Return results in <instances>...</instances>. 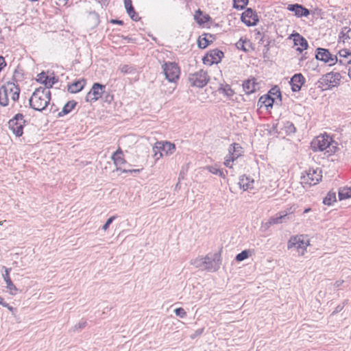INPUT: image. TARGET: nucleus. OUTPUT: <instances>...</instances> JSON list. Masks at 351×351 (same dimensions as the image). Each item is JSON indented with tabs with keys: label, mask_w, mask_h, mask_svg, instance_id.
Segmentation results:
<instances>
[{
	"label": "nucleus",
	"mask_w": 351,
	"mask_h": 351,
	"mask_svg": "<svg viewBox=\"0 0 351 351\" xmlns=\"http://www.w3.org/2000/svg\"><path fill=\"white\" fill-rule=\"evenodd\" d=\"M190 264L195 268L214 272L220 267L221 257L217 253H210L205 256H198L191 259Z\"/></svg>",
	"instance_id": "f257e3e1"
},
{
	"label": "nucleus",
	"mask_w": 351,
	"mask_h": 351,
	"mask_svg": "<svg viewBox=\"0 0 351 351\" xmlns=\"http://www.w3.org/2000/svg\"><path fill=\"white\" fill-rule=\"evenodd\" d=\"M50 100V90L47 88L39 87L32 93L29 101L30 106L34 110L42 111L46 108Z\"/></svg>",
	"instance_id": "f03ea898"
},
{
	"label": "nucleus",
	"mask_w": 351,
	"mask_h": 351,
	"mask_svg": "<svg viewBox=\"0 0 351 351\" xmlns=\"http://www.w3.org/2000/svg\"><path fill=\"white\" fill-rule=\"evenodd\" d=\"M20 89L12 82H8L0 88V105L6 106L12 101L14 103L19 97Z\"/></svg>",
	"instance_id": "7ed1b4c3"
},
{
	"label": "nucleus",
	"mask_w": 351,
	"mask_h": 351,
	"mask_svg": "<svg viewBox=\"0 0 351 351\" xmlns=\"http://www.w3.org/2000/svg\"><path fill=\"white\" fill-rule=\"evenodd\" d=\"M309 245V240L304 235H296L289 239L287 243V248L289 250L294 249L297 251L299 256H304Z\"/></svg>",
	"instance_id": "20e7f679"
},
{
	"label": "nucleus",
	"mask_w": 351,
	"mask_h": 351,
	"mask_svg": "<svg viewBox=\"0 0 351 351\" xmlns=\"http://www.w3.org/2000/svg\"><path fill=\"white\" fill-rule=\"evenodd\" d=\"M166 79L170 82H175L179 79L180 70L176 62H167L162 66Z\"/></svg>",
	"instance_id": "39448f33"
},
{
	"label": "nucleus",
	"mask_w": 351,
	"mask_h": 351,
	"mask_svg": "<svg viewBox=\"0 0 351 351\" xmlns=\"http://www.w3.org/2000/svg\"><path fill=\"white\" fill-rule=\"evenodd\" d=\"M25 121L22 114H17L8 122L9 128L16 136H21L23 134V129Z\"/></svg>",
	"instance_id": "423d86ee"
},
{
	"label": "nucleus",
	"mask_w": 351,
	"mask_h": 351,
	"mask_svg": "<svg viewBox=\"0 0 351 351\" xmlns=\"http://www.w3.org/2000/svg\"><path fill=\"white\" fill-rule=\"evenodd\" d=\"M322 171L317 169H309L306 174L302 176V183L309 186L315 185L322 179Z\"/></svg>",
	"instance_id": "0eeeda50"
},
{
	"label": "nucleus",
	"mask_w": 351,
	"mask_h": 351,
	"mask_svg": "<svg viewBox=\"0 0 351 351\" xmlns=\"http://www.w3.org/2000/svg\"><path fill=\"white\" fill-rule=\"evenodd\" d=\"M208 76L206 71L200 70L195 73L191 74L189 80L193 86L202 88L207 84Z\"/></svg>",
	"instance_id": "6e6552de"
},
{
	"label": "nucleus",
	"mask_w": 351,
	"mask_h": 351,
	"mask_svg": "<svg viewBox=\"0 0 351 351\" xmlns=\"http://www.w3.org/2000/svg\"><path fill=\"white\" fill-rule=\"evenodd\" d=\"M328 147V136L326 133L315 137L311 142V148L314 152H323Z\"/></svg>",
	"instance_id": "1a4fd4ad"
},
{
	"label": "nucleus",
	"mask_w": 351,
	"mask_h": 351,
	"mask_svg": "<svg viewBox=\"0 0 351 351\" xmlns=\"http://www.w3.org/2000/svg\"><path fill=\"white\" fill-rule=\"evenodd\" d=\"M153 151H160L163 154L169 156L175 152L176 145L168 141H158L154 145Z\"/></svg>",
	"instance_id": "9d476101"
},
{
	"label": "nucleus",
	"mask_w": 351,
	"mask_h": 351,
	"mask_svg": "<svg viewBox=\"0 0 351 351\" xmlns=\"http://www.w3.org/2000/svg\"><path fill=\"white\" fill-rule=\"evenodd\" d=\"M105 88L104 86L95 83L93 84L92 88L87 94L86 101H97L99 98H100L103 94V89Z\"/></svg>",
	"instance_id": "9b49d317"
},
{
	"label": "nucleus",
	"mask_w": 351,
	"mask_h": 351,
	"mask_svg": "<svg viewBox=\"0 0 351 351\" xmlns=\"http://www.w3.org/2000/svg\"><path fill=\"white\" fill-rule=\"evenodd\" d=\"M241 20L247 26H253L256 25L258 18L251 8H248L242 14Z\"/></svg>",
	"instance_id": "f8f14e48"
},
{
	"label": "nucleus",
	"mask_w": 351,
	"mask_h": 351,
	"mask_svg": "<svg viewBox=\"0 0 351 351\" xmlns=\"http://www.w3.org/2000/svg\"><path fill=\"white\" fill-rule=\"evenodd\" d=\"M289 217H287L286 214L282 213V212H280L276 215V216L271 217L269 219L268 221L263 225V228L265 230L268 229L271 226L274 224L282 223L285 221V219H289Z\"/></svg>",
	"instance_id": "ddd939ff"
},
{
	"label": "nucleus",
	"mask_w": 351,
	"mask_h": 351,
	"mask_svg": "<svg viewBox=\"0 0 351 351\" xmlns=\"http://www.w3.org/2000/svg\"><path fill=\"white\" fill-rule=\"evenodd\" d=\"M289 38H293L294 45L298 47L296 49L297 51L302 52L308 47L306 40L299 34H292Z\"/></svg>",
	"instance_id": "4468645a"
},
{
	"label": "nucleus",
	"mask_w": 351,
	"mask_h": 351,
	"mask_svg": "<svg viewBox=\"0 0 351 351\" xmlns=\"http://www.w3.org/2000/svg\"><path fill=\"white\" fill-rule=\"evenodd\" d=\"M304 83V77L301 73L295 74L291 79L290 84L292 90L294 92L299 91Z\"/></svg>",
	"instance_id": "2eb2a0df"
},
{
	"label": "nucleus",
	"mask_w": 351,
	"mask_h": 351,
	"mask_svg": "<svg viewBox=\"0 0 351 351\" xmlns=\"http://www.w3.org/2000/svg\"><path fill=\"white\" fill-rule=\"evenodd\" d=\"M287 9L289 11L294 12L295 15L298 17L307 16L309 14L308 10L299 4H290Z\"/></svg>",
	"instance_id": "dca6fc26"
},
{
	"label": "nucleus",
	"mask_w": 351,
	"mask_h": 351,
	"mask_svg": "<svg viewBox=\"0 0 351 351\" xmlns=\"http://www.w3.org/2000/svg\"><path fill=\"white\" fill-rule=\"evenodd\" d=\"M243 88L245 93L247 95L251 94L256 91L258 88V85L256 82L254 78L248 79L245 80L243 84Z\"/></svg>",
	"instance_id": "f3484780"
},
{
	"label": "nucleus",
	"mask_w": 351,
	"mask_h": 351,
	"mask_svg": "<svg viewBox=\"0 0 351 351\" xmlns=\"http://www.w3.org/2000/svg\"><path fill=\"white\" fill-rule=\"evenodd\" d=\"M239 185L243 191H247L253 188L254 180L249 176H242L239 178Z\"/></svg>",
	"instance_id": "a211bd4d"
},
{
	"label": "nucleus",
	"mask_w": 351,
	"mask_h": 351,
	"mask_svg": "<svg viewBox=\"0 0 351 351\" xmlns=\"http://www.w3.org/2000/svg\"><path fill=\"white\" fill-rule=\"evenodd\" d=\"M85 85V81L82 79L68 85V90L71 93H76L82 90Z\"/></svg>",
	"instance_id": "6ab92c4d"
},
{
	"label": "nucleus",
	"mask_w": 351,
	"mask_h": 351,
	"mask_svg": "<svg viewBox=\"0 0 351 351\" xmlns=\"http://www.w3.org/2000/svg\"><path fill=\"white\" fill-rule=\"evenodd\" d=\"M315 58L317 60L324 62V63L329 61V51L328 49L318 48L317 49Z\"/></svg>",
	"instance_id": "aec40b11"
},
{
	"label": "nucleus",
	"mask_w": 351,
	"mask_h": 351,
	"mask_svg": "<svg viewBox=\"0 0 351 351\" xmlns=\"http://www.w3.org/2000/svg\"><path fill=\"white\" fill-rule=\"evenodd\" d=\"M274 99L269 95H263L260 97L258 101V105L260 108L265 106L266 108L272 107Z\"/></svg>",
	"instance_id": "412c9836"
},
{
	"label": "nucleus",
	"mask_w": 351,
	"mask_h": 351,
	"mask_svg": "<svg viewBox=\"0 0 351 351\" xmlns=\"http://www.w3.org/2000/svg\"><path fill=\"white\" fill-rule=\"evenodd\" d=\"M194 19L199 25H202L208 21L210 16L208 14H203L200 10H197L194 14Z\"/></svg>",
	"instance_id": "4be33fe9"
},
{
	"label": "nucleus",
	"mask_w": 351,
	"mask_h": 351,
	"mask_svg": "<svg viewBox=\"0 0 351 351\" xmlns=\"http://www.w3.org/2000/svg\"><path fill=\"white\" fill-rule=\"evenodd\" d=\"M240 156V154L232 152V148H229V155L226 157L224 165L229 168L232 167L233 162Z\"/></svg>",
	"instance_id": "5701e85b"
},
{
	"label": "nucleus",
	"mask_w": 351,
	"mask_h": 351,
	"mask_svg": "<svg viewBox=\"0 0 351 351\" xmlns=\"http://www.w3.org/2000/svg\"><path fill=\"white\" fill-rule=\"evenodd\" d=\"M122 155H123L122 152L120 150H117L112 156V159L114 161V163L117 167L121 166L125 163V160L123 158ZM119 168L117 167V170H119Z\"/></svg>",
	"instance_id": "b1692460"
},
{
	"label": "nucleus",
	"mask_w": 351,
	"mask_h": 351,
	"mask_svg": "<svg viewBox=\"0 0 351 351\" xmlns=\"http://www.w3.org/2000/svg\"><path fill=\"white\" fill-rule=\"evenodd\" d=\"M351 38V29L348 27H344L342 28L339 39V41L346 43L348 42Z\"/></svg>",
	"instance_id": "393cba45"
},
{
	"label": "nucleus",
	"mask_w": 351,
	"mask_h": 351,
	"mask_svg": "<svg viewBox=\"0 0 351 351\" xmlns=\"http://www.w3.org/2000/svg\"><path fill=\"white\" fill-rule=\"evenodd\" d=\"M125 7L128 14L134 21L138 20V16L136 14L130 0H125Z\"/></svg>",
	"instance_id": "a878e982"
},
{
	"label": "nucleus",
	"mask_w": 351,
	"mask_h": 351,
	"mask_svg": "<svg viewBox=\"0 0 351 351\" xmlns=\"http://www.w3.org/2000/svg\"><path fill=\"white\" fill-rule=\"evenodd\" d=\"M329 73L323 75L318 81V87L322 90L329 89Z\"/></svg>",
	"instance_id": "bb28decb"
},
{
	"label": "nucleus",
	"mask_w": 351,
	"mask_h": 351,
	"mask_svg": "<svg viewBox=\"0 0 351 351\" xmlns=\"http://www.w3.org/2000/svg\"><path fill=\"white\" fill-rule=\"evenodd\" d=\"M209 56L211 58L212 63H217L221 61L222 57L223 56V53L222 51L215 49L210 52Z\"/></svg>",
	"instance_id": "cd10ccee"
},
{
	"label": "nucleus",
	"mask_w": 351,
	"mask_h": 351,
	"mask_svg": "<svg viewBox=\"0 0 351 351\" xmlns=\"http://www.w3.org/2000/svg\"><path fill=\"white\" fill-rule=\"evenodd\" d=\"M341 79V75L338 72H330V87L337 86L339 84Z\"/></svg>",
	"instance_id": "c85d7f7f"
},
{
	"label": "nucleus",
	"mask_w": 351,
	"mask_h": 351,
	"mask_svg": "<svg viewBox=\"0 0 351 351\" xmlns=\"http://www.w3.org/2000/svg\"><path fill=\"white\" fill-rule=\"evenodd\" d=\"M340 200L351 198V187H343L339 191Z\"/></svg>",
	"instance_id": "c756f323"
},
{
	"label": "nucleus",
	"mask_w": 351,
	"mask_h": 351,
	"mask_svg": "<svg viewBox=\"0 0 351 351\" xmlns=\"http://www.w3.org/2000/svg\"><path fill=\"white\" fill-rule=\"evenodd\" d=\"M74 101H69L64 105L61 112H59L60 116H63L70 112L75 106Z\"/></svg>",
	"instance_id": "7c9ffc66"
},
{
	"label": "nucleus",
	"mask_w": 351,
	"mask_h": 351,
	"mask_svg": "<svg viewBox=\"0 0 351 351\" xmlns=\"http://www.w3.org/2000/svg\"><path fill=\"white\" fill-rule=\"evenodd\" d=\"M251 255H252V251L250 250H243L241 253L238 254L236 256L235 258L237 261H243L245 259L247 258Z\"/></svg>",
	"instance_id": "2f4dec72"
},
{
	"label": "nucleus",
	"mask_w": 351,
	"mask_h": 351,
	"mask_svg": "<svg viewBox=\"0 0 351 351\" xmlns=\"http://www.w3.org/2000/svg\"><path fill=\"white\" fill-rule=\"evenodd\" d=\"M6 288L9 290L10 293L12 295L16 294L17 291V289L15 285L13 284L11 280L5 281Z\"/></svg>",
	"instance_id": "473e14b6"
},
{
	"label": "nucleus",
	"mask_w": 351,
	"mask_h": 351,
	"mask_svg": "<svg viewBox=\"0 0 351 351\" xmlns=\"http://www.w3.org/2000/svg\"><path fill=\"white\" fill-rule=\"evenodd\" d=\"M248 3V0H234V7L237 9H243Z\"/></svg>",
	"instance_id": "72a5a7b5"
},
{
	"label": "nucleus",
	"mask_w": 351,
	"mask_h": 351,
	"mask_svg": "<svg viewBox=\"0 0 351 351\" xmlns=\"http://www.w3.org/2000/svg\"><path fill=\"white\" fill-rule=\"evenodd\" d=\"M208 169L213 174L219 175V176H221L222 178H225V176H226V175L223 173V171H221L220 169H217L216 167H208Z\"/></svg>",
	"instance_id": "f704fd0d"
},
{
	"label": "nucleus",
	"mask_w": 351,
	"mask_h": 351,
	"mask_svg": "<svg viewBox=\"0 0 351 351\" xmlns=\"http://www.w3.org/2000/svg\"><path fill=\"white\" fill-rule=\"evenodd\" d=\"M220 90L223 93L228 97L232 96L234 95V91L229 85H225L223 87H221Z\"/></svg>",
	"instance_id": "c9c22d12"
},
{
	"label": "nucleus",
	"mask_w": 351,
	"mask_h": 351,
	"mask_svg": "<svg viewBox=\"0 0 351 351\" xmlns=\"http://www.w3.org/2000/svg\"><path fill=\"white\" fill-rule=\"evenodd\" d=\"M230 148H232V152L240 154V156L243 154V150L241 146L238 143H234Z\"/></svg>",
	"instance_id": "e433bc0d"
},
{
	"label": "nucleus",
	"mask_w": 351,
	"mask_h": 351,
	"mask_svg": "<svg viewBox=\"0 0 351 351\" xmlns=\"http://www.w3.org/2000/svg\"><path fill=\"white\" fill-rule=\"evenodd\" d=\"M208 44L209 40L207 39L206 37H200L198 40V46L199 47V48L204 49L208 45Z\"/></svg>",
	"instance_id": "4c0bfd02"
},
{
	"label": "nucleus",
	"mask_w": 351,
	"mask_h": 351,
	"mask_svg": "<svg viewBox=\"0 0 351 351\" xmlns=\"http://www.w3.org/2000/svg\"><path fill=\"white\" fill-rule=\"evenodd\" d=\"M339 150V144L330 138V154Z\"/></svg>",
	"instance_id": "58836bf2"
},
{
	"label": "nucleus",
	"mask_w": 351,
	"mask_h": 351,
	"mask_svg": "<svg viewBox=\"0 0 351 351\" xmlns=\"http://www.w3.org/2000/svg\"><path fill=\"white\" fill-rule=\"evenodd\" d=\"M57 82V80L54 77H49L47 76V80L45 81V86L49 90V88L52 87V86Z\"/></svg>",
	"instance_id": "ea45409f"
},
{
	"label": "nucleus",
	"mask_w": 351,
	"mask_h": 351,
	"mask_svg": "<svg viewBox=\"0 0 351 351\" xmlns=\"http://www.w3.org/2000/svg\"><path fill=\"white\" fill-rule=\"evenodd\" d=\"M296 210V207L295 205H292L290 207L286 208L285 210H282V213L286 214L287 217H289L290 215H292L295 213Z\"/></svg>",
	"instance_id": "a19ab883"
},
{
	"label": "nucleus",
	"mask_w": 351,
	"mask_h": 351,
	"mask_svg": "<svg viewBox=\"0 0 351 351\" xmlns=\"http://www.w3.org/2000/svg\"><path fill=\"white\" fill-rule=\"evenodd\" d=\"M174 313L177 316H178L181 318H183V317H186V312L185 311V310L183 308H181V307L176 308L174 310Z\"/></svg>",
	"instance_id": "79ce46f5"
},
{
	"label": "nucleus",
	"mask_w": 351,
	"mask_h": 351,
	"mask_svg": "<svg viewBox=\"0 0 351 351\" xmlns=\"http://www.w3.org/2000/svg\"><path fill=\"white\" fill-rule=\"evenodd\" d=\"M115 219V216H112V217H110L107 221L105 223V224L102 226V230L104 231H106L110 225L112 223V221L114 220Z\"/></svg>",
	"instance_id": "37998d69"
},
{
	"label": "nucleus",
	"mask_w": 351,
	"mask_h": 351,
	"mask_svg": "<svg viewBox=\"0 0 351 351\" xmlns=\"http://www.w3.org/2000/svg\"><path fill=\"white\" fill-rule=\"evenodd\" d=\"M37 81L40 82L42 84H44L45 85V81L47 80V75L45 73H41L38 75Z\"/></svg>",
	"instance_id": "c03bdc74"
},
{
	"label": "nucleus",
	"mask_w": 351,
	"mask_h": 351,
	"mask_svg": "<svg viewBox=\"0 0 351 351\" xmlns=\"http://www.w3.org/2000/svg\"><path fill=\"white\" fill-rule=\"evenodd\" d=\"M119 70L123 73H130L132 69H131V67H130L129 66L124 64V65H121L119 67Z\"/></svg>",
	"instance_id": "a18cd8bd"
},
{
	"label": "nucleus",
	"mask_w": 351,
	"mask_h": 351,
	"mask_svg": "<svg viewBox=\"0 0 351 351\" xmlns=\"http://www.w3.org/2000/svg\"><path fill=\"white\" fill-rule=\"evenodd\" d=\"M11 269L5 268V274L3 275V279L5 281L11 280L10 278V271Z\"/></svg>",
	"instance_id": "49530a36"
},
{
	"label": "nucleus",
	"mask_w": 351,
	"mask_h": 351,
	"mask_svg": "<svg viewBox=\"0 0 351 351\" xmlns=\"http://www.w3.org/2000/svg\"><path fill=\"white\" fill-rule=\"evenodd\" d=\"M154 154V157L156 160H159L160 158L162 157L163 154L160 151H153Z\"/></svg>",
	"instance_id": "de8ad7c7"
},
{
	"label": "nucleus",
	"mask_w": 351,
	"mask_h": 351,
	"mask_svg": "<svg viewBox=\"0 0 351 351\" xmlns=\"http://www.w3.org/2000/svg\"><path fill=\"white\" fill-rule=\"evenodd\" d=\"M86 323L85 322H80L77 324L75 325L73 330H75L80 328H84L86 326Z\"/></svg>",
	"instance_id": "09e8293b"
},
{
	"label": "nucleus",
	"mask_w": 351,
	"mask_h": 351,
	"mask_svg": "<svg viewBox=\"0 0 351 351\" xmlns=\"http://www.w3.org/2000/svg\"><path fill=\"white\" fill-rule=\"evenodd\" d=\"M237 48L242 49L243 51H246L247 49L244 47V42L241 39L236 44Z\"/></svg>",
	"instance_id": "8fccbe9b"
},
{
	"label": "nucleus",
	"mask_w": 351,
	"mask_h": 351,
	"mask_svg": "<svg viewBox=\"0 0 351 351\" xmlns=\"http://www.w3.org/2000/svg\"><path fill=\"white\" fill-rule=\"evenodd\" d=\"M350 55H351V53H349L348 51H347L346 50H341L339 51L340 57L346 58V57H348Z\"/></svg>",
	"instance_id": "3c124183"
},
{
	"label": "nucleus",
	"mask_w": 351,
	"mask_h": 351,
	"mask_svg": "<svg viewBox=\"0 0 351 351\" xmlns=\"http://www.w3.org/2000/svg\"><path fill=\"white\" fill-rule=\"evenodd\" d=\"M287 128H289L290 132H294L295 130V127L291 123H287Z\"/></svg>",
	"instance_id": "603ef678"
},
{
	"label": "nucleus",
	"mask_w": 351,
	"mask_h": 351,
	"mask_svg": "<svg viewBox=\"0 0 351 351\" xmlns=\"http://www.w3.org/2000/svg\"><path fill=\"white\" fill-rule=\"evenodd\" d=\"M139 169H123L122 170V172L123 173H128V172H130V173H132V172H139Z\"/></svg>",
	"instance_id": "864d4df0"
},
{
	"label": "nucleus",
	"mask_w": 351,
	"mask_h": 351,
	"mask_svg": "<svg viewBox=\"0 0 351 351\" xmlns=\"http://www.w3.org/2000/svg\"><path fill=\"white\" fill-rule=\"evenodd\" d=\"M343 283V280H337L335 282V283L334 284V286L337 288H339L340 286H341V285Z\"/></svg>",
	"instance_id": "5fc2aeb1"
},
{
	"label": "nucleus",
	"mask_w": 351,
	"mask_h": 351,
	"mask_svg": "<svg viewBox=\"0 0 351 351\" xmlns=\"http://www.w3.org/2000/svg\"><path fill=\"white\" fill-rule=\"evenodd\" d=\"M337 61V56H335V58H333L332 56V55L330 54V66L332 65V64H335Z\"/></svg>",
	"instance_id": "6e6d98bb"
},
{
	"label": "nucleus",
	"mask_w": 351,
	"mask_h": 351,
	"mask_svg": "<svg viewBox=\"0 0 351 351\" xmlns=\"http://www.w3.org/2000/svg\"><path fill=\"white\" fill-rule=\"evenodd\" d=\"M328 195H329V193L327 194L326 197L323 200V203L325 205H329V198H328Z\"/></svg>",
	"instance_id": "4d7b16f0"
},
{
	"label": "nucleus",
	"mask_w": 351,
	"mask_h": 351,
	"mask_svg": "<svg viewBox=\"0 0 351 351\" xmlns=\"http://www.w3.org/2000/svg\"><path fill=\"white\" fill-rule=\"evenodd\" d=\"M330 202H331L332 201H334V202H336V201H337V199H336V195H335V193H332H332H330Z\"/></svg>",
	"instance_id": "13d9d810"
},
{
	"label": "nucleus",
	"mask_w": 351,
	"mask_h": 351,
	"mask_svg": "<svg viewBox=\"0 0 351 351\" xmlns=\"http://www.w3.org/2000/svg\"><path fill=\"white\" fill-rule=\"evenodd\" d=\"M111 23H116V24H119V25H122L123 24V21H119V20H116V19H112L111 21Z\"/></svg>",
	"instance_id": "bf43d9fd"
},
{
	"label": "nucleus",
	"mask_w": 351,
	"mask_h": 351,
	"mask_svg": "<svg viewBox=\"0 0 351 351\" xmlns=\"http://www.w3.org/2000/svg\"><path fill=\"white\" fill-rule=\"evenodd\" d=\"M1 305H2L4 307H6L7 308H8V307L10 306V305L8 303L4 302L3 301V304H1Z\"/></svg>",
	"instance_id": "052dcab7"
},
{
	"label": "nucleus",
	"mask_w": 351,
	"mask_h": 351,
	"mask_svg": "<svg viewBox=\"0 0 351 351\" xmlns=\"http://www.w3.org/2000/svg\"><path fill=\"white\" fill-rule=\"evenodd\" d=\"M8 309L10 311H11V312H13V311H14V308H13L12 306H10L8 307Z\"/></svg>",
	"instance_id": "680f3d73"
},
{
	"label": "nucleus",
	"mask_w": 351,
	"mask_h": 351,
	"mask_svg": "<svg viewBox=\"0 0 351 351\" xmlns=\"http://www.w3.org/2000/svg\"><path fill=\"white\" fill-rule=\"evenodd\" d=\"M310 211H311V208H306V209L304 210V213H308V212H310Z\"/></svg>",
	"instance_id": "e2e57ef3"
},
{
	"label": "nucleus",
	"mask_w": 351,
	"mask_h": 351,
	"mask_svg": "<svg viewBox=\"0 0 351 351\" xmlns=\"http://www.w3.org/2000/svg\"><path fill=\"white\" fill-rule=\"evenodd\" d=\"M202 332H203V329H200L197 331V332H198V334H201Z\"/></svg>",
	"instance_id": "0e129e2a"
},
{
	"label": "nucleus",
	"mask_w": 351,
	"mask_h": 351,
	"mask_svg": "<svg viewBox=\"0 0 351 351\" xmlns=\"http://www.w3.org/2000/svg\"><path fill=\"white\" fill-rule=\"evenodd\" d=\"M3 299L1 297H0V304H3Z\"/></svg>",
	"instance_id": "69168bd1"
},
{
	"label": "nucleus",
	"mask_w": 351,
	"mask_h": 351,
	"mask_svg": "<svg viewBox=\"0 0 351 351\" xmlns=\"http://www.w3.org/2000/svg\"><path fill=\"white\" fill-rule=\"evenodd\" d=\"M5 221H0V226L3 225V223Z\"/></svg>",
	"instance_id": "338daca9"
}]
</instances>
